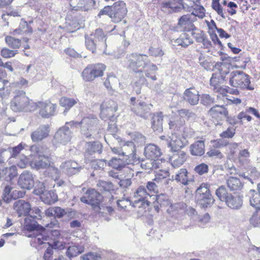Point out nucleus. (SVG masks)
<instances>
[{"label": "nucleus", "mask_w": 260, "mask_h": 260, "mask_svg": "<svg viewBox=\"0 0 260 260\" xmlns=\"http://www.w3.org/2000/svg\"><path fill=\"white\" fill-rule=\"evenodd\" d=\"M103 197L94 189H88L85 194L80 198V201L85 204L90 205L93 208H99L102 202Z\"/></svg>", "instance_id": "9"}, {"label": "nucleus", "mask_w": 260, "mask_h": 260, "mask_svg": "<svg viewBox=\"0 0 260 260\" xmlns=\"http://www.w3.org/2000/svg\"><path fill=\"white\" fill-rule=\"evenodd\" d=\"M106 69V65L102 63L89 64L83 69L81 77L85 82H92L103 77Z\"/></svg>", "instance_id": "5"}, {"label": "nucleus", "mask_w": 260, "mask_h": 260, "mask_svg": "<svg viewBox=\"0 0 260 260\" xmlns=\"http://www.w3.org/2000/svg\"><path fill=\"white\" fill-rule=\"evenodd\" d=\"M102 149V146L101 144L95 142H89L87 143V147L84 152V156L88 157L95 153H101Z\"/></svg>", "instance_id": "32"}, {"label": "nucleus", "mask_w": 260, "mask_h": 260, "mask_svg": "<svg viewBox=\"0 0 260 260\" xmlns=\"http://www.w3.org/2000/svg\"><path fill=\"white\" fill-rule=\"evenodd\" d=\"M14 208L18 214L19 217L27 216L31 210V205L24 200H18L15 202Z\"/></svg>", "instance_id": "21"}, {"label": "nucleus", "mask_w": 260, "mask_h": 260, "mask_svg": "<svg viewBox=\"0 0 260 260\" xmlns=\"http://www.w3.org/2000/svg\"><path fill=\"white\" fill-rule=\"evenodd\" d=\"M209 187V184L203 183L197 190V203L202 208H207L214 202V199L211 193Z\"/></svg>", "instance_id": "7"}, {"label": "nucleus", "mask_w": 260, "mask_h": 260, "mask_svg": "<svg viewBox=\"0 0 260 260\" xmlns=\"http://www.w3.org/2000/svg\"><path fill=\"white\" fill-rule=\"evenodd\" d=\"M3 173L5 179L10 181L18 175L17 168L15 166L6 168L3 170Z\"/></svg>", "instance_id": "41"}, {"label": "nucleus", "mask_w": 260, "mask_h": 260, "mask_svg": "<svg viewBox=\"0 0 260 260\" xmlns=\"http://www.w3.org/2000/svg\"><path fill=\"white\" fill-rule=\"evenodd\" d=\"M25 195V192L14 189L9 185H7L4 188L3 192V199L7 202L12 200H17L23 198Z\"/></svg>", "instance_id": "17"}, {"label": "nucleus", "mask_w": 260, "mask_h": 260, "mask_svg": "<svg viewBox=\"0 0 260 260\" xmlns=\"http://www.w3.org/2000/svg\"><path fill=\"white\" fill-rule=\"evenodd\" d=\"M185 139L183 138V140H182L176 136H173L169 143V146L171 148L172 150L174 152L179 151L180 149L185 145L184 142Z\"/></svg>", "instance_id": "37"}, {"label": "nucleus", "mask_w": 260, "mask_h": 260, "mask_svg": "<svg viewBox=\"0 0 260 260\" xmlns=\"http://www.w3.org/2000/svg\"><path fill=\"white\" fill-rule=\"evenodd\" d=\"M147 58L148 56L146 54L133 53L127 58V68L134 74L145 73L147 78L153 81L156 80L155 72L158 68L154 63L148 65L147 62Z\"/></svg>", "instance_id": "2"}, {"label": "nucleus", "mask_w": 260, "mask_h": 260, "mask_svg": "<svg viewBox=\"0 0 260 260\" xmlns=\"http://www.w3.org/2000/svg\"><path fill=\"white\" fill-rule=\"evenodd\" d=\"M178 114L172 117L169 122V128L176 134L181 133L182 138L186 139L190 136V130L185 126V116L189 117L188 110L181 109L178 111Z\"/></svg>", "instance_id": "4"}, {"label": "nucleus", "mask_w": 260, "mask_h": 260, "mask_svg": "<svg viewBox=\"0 0 260 260\" xmlns=\"http://www.w3.org/2000/svg\"><path fill=\"white\" fill-rule=\"evenodd\" d=\"M194 172L199 175H202L208 172L209 167L205 163L197 165L194 169Z\"/></svg>", "instance_id": "57"}, {"label": "nucleus", "mask_w": 260, "mask_h": 260, "mask_svg": "<svg viewBox=\"0 0 260 260\" xmlns=\"http://www.w3.org/2000/svg\"><path fill=\"white\" fill-rule=\"evenodd\" d=\"M188 172L185 168L180 170L178 173L176 174L175 179L178 182H180L184 185H187L188 182Z\"/></svg>", "instance_id": "43"}, {"label": "nucleus", "mask_w": 260, "mask_h": 260, "mask_svg": "<svg viewBox=\"0 0 260 260\" xmlns=\"http://www.w3.org/2000/svg\"><path fill=\"white\" fill-rule=\"evenodd\" d=\"M215 194L218 199L221 201L225 202V200L231 195V193H228L226 188L224 186H219L215 191Z\"/></svg>", "instance_id": "47"}, {"label": "nucleus", "mask_w": 260, "mask_h": 260, "mask_svg": "<svg viewBox=\"0 0 260 260\" xmlns=\"http://www.w3.org/2000/svg\"><path fill=\"white\" fill-rule=\"evenodd\" d=\"M25 146L26 145L21 142L17 146L13 147L11 151V157L16 158L20 153L21 151L24 149Z\"/></svg>", "instance_id": "56"}, {"label": "nucleus", "mask_w": 260, "mask_h": 260, "mask_svg": "<svg viewBox=\"0 0 260 260\" xmlns=\"http://www.w3.org/2000/svg\"><path fill=\"white\" fill-rule=\"evenodd\" d=\"M188 155L184 151H176L170 157V160L174 168H179L187 160Z\"/></svg>", "instance_id": "20"}, {"label": "nucleus", "mask_w": 260, "mask_h": 260, "mask_svg": "<svg viewBox=\"0 0 260 260\" xmlns=\"http://www.w3.org/2000/svg\"><path fill=\"white\" fill-rule=\"evenodd\" d=\"M28 104V99L25 95H17L11 101V107L13 111H19L25 108Z\"/></svg>", "instance_id": "23"}, {"label": "nucleus", "mask_w": 260, "mask_h": 260, "mask_svg": "<svg viewBox=\"0 0 260 260\" xmlns=\"http://www.w3.org/2000/svg\"><path fill=\"white\" fill-rule=\"evenodd\" d=\"M178 25L182 32L189 33L196 27L190 14L182 16L178 20Z\"/></svg>", "instance_id": "15"}, {"label": "nucleus", "mask_w": 260, "mask_h": 260, "mask_svg": "<svg viewBox=\"0 0 260 260\" xmlns=\"http://www.w3.org/2000/svg\"><path fill=\"white\" fill-rule=\"evenodd\" d=\"M116 110V103L112 100L105 101L101 105V113L106 116H113Z\"/></svg>", "instance_id": "27"}, {"label": "nucleus", "mask_w": 260, "mask_h": 260, "mask_svg": "<svg viewBox=\"0 0 260 260\" xmlns=\"http://www.w3.org/2000/svg\"><path fill=\"white\" fill-rule=\"evenodd\" d=\"M83 248L77 245H72L68 247L67 255L70 258L75 257L83 252Z\"/></svg>", "instance_id": "44"}, {"label": "nucleus", "mask_w": 260, "mask_h": 260, "mask_svg": "<svg viewBox=\"0 0 260 260\" xmlns=\"http://www.w3.org/2000/svg\"><path fill=\"white\" fill-rule=\"evenodd\" d=\"M229 188L233 191L241 190L243 187V184L240 179L236 177H231L227 181Z\"/></svg>", "instance_id": "39"}, {"label": "nucleus", "mask_w": 260, "mask_h": 260, "mask_svg": "<svg viewBox=\"0 0 260 260\" xmlns=\"http://www.w3.org/2000/svg\"><path fill=\"white\" fill-rule=\"evenodd\" d=\"M211 6L212 9L222 18H225V12L219 3V0H212Z\"/></svg>", "instance_id": "49"}, {"label": "nucleus", "mask_w": 260, "mask_h": 260, "mask_svg": "<svg viewBox=\"0 0 260 260\" xmlns=\"http://www.w3.org/2000/svg\"><path fill=\"white\" fill-rule=\"evenodd\" d=\"M54 217L62 218L67 214L66 210L60 207H54Z\"/></svg>", "instance_id": "63"}, {"label": "nucleus", "mask_w": 260, "mask_h": 260, "mask_svg": "<svg viewBox=\"0 0 260 260\" xmlns=\"http://www.w3.org/2000/svg\"><path fill=\"white\" fill-rule=\"evenodd\" d=\"M175 43L178 46L186 48L192 44L193 42L192 38L189 32H183V33L175 40Z\"/></svg>", "instance_id": "31"}, {"label": "nucleus", "mask_w": 260, "mask_h": 260, "mask_svg": "<svg viewBox=\"0 0 260 260\" xmlns=\"http://www.w3.org/2000/svg\"><path fill=\"white\" fill-rule=\"evenodd\" d=\"M222 62H219L215 63L214 67L217 69L222 79H224L226 76L230 73L231 64L229 57H226L222 59Z\"/></svg>", "instance_id": "26"}, {"label": "nucleus", "mask_w": 260, "mask_h": 260, "mask_svg": "<svg viewBox=\"0 0 260 260\" xmlns=\"http://www.w3.org/2000/svg\"><path fill=\"white\" fill-rule=\"evenodd\" d=\"M249 113L252 114L257 118L260 119V114L258 111L253 107H248L245 111H241L237 115V119L239 120L240 124H243L244 120L248 122L252 120V117L249 114Z\"/></svg>", "instance_id": "22"}, {"label": "nucleus", "mask_w": 260, "mask_h": 260, "mask_svg": "<svg viewBox=\"0 0 260 260\" xmlns=\"http://www.w3.org/2000/svg\"><path fill=\"white\" fill-rule=\"evenodd\" d=\"M183 0H172L170 1L171 12H178L184 8L183 4Z\"/></svg>", "instance_id": "50"}, {"label": "nucleus", "mask_w": 260, "mask_h": 260, "mask_svg": "<svg viewBox=\"0 0 260 260\" xmlns=\"http://www.w3.org/2000/svg\"><path fill=\"white\" fill-rule=\"evenodd\" d=\"M109 165L114 169L121 170L124 167L122 159L120 158H113L109 162Z\"/></svg>", "instance_id": "55"}, {"label": "nucleus", "mask_w": 260, "mask_h": 260, "mask_svg": "<svg viewBox=\"0 0 260 260\" xmlns=\"http://www.w3.org/2000/svg\"><path fill=\"white\" fill-rule=\"evenodd\" d=\"M200 96L199 92L194 87L186 89L183 94L184 100L191 105H197Z\"/></svg>", "instance_id": "18"}, {"label": "nucleus", "mask_w": 260, "mask_h": 260, "mask_svg": "<svg viewBox=\"0 0 260 260\" xmlns=\"http://www.w3.org/2000/svg\"><path fill=\"white\" fill-rule=\"evenodd\" d=\"M249 157L250 152L247 149H245L240 151L237 159L238 162L241 166L249 167L250 166L249 165L250 162Z\"/></svg>", "instance_id": "33"}, {"label": "nucleus", "mask_w": 260, "mask_h": 260, "mask_svg": "<svg viewBox=\"0 0 260 260\" xmlns=\"http://www.w3.org/2000/svg\"><path fill=\"white\" fill-rule=\"evenodd\" d=\"M169 176L170 173L168 170H158L155 172V178L153 180L158 183L160 181L167 178Z\"/></svg>", "instance_id": "48"}, {"label": "nucleus", "mask_w": 260, "mask_h": 260, "mask_svg": "<svg viewBox=\"0 0 260 260\" xmlns=\"http://www.w3.org/2000/svg\"><path fill=\"white\" fill-rule=\"evenodd\" d=\"M236 134V128L229 127L226 130L223 131L219 135L222 139H231L234 137Z\"/></svg>", "instance_id": "52"}, {"label": "nucleus", "mask_w": 260, "mask_h": 260, "mask_svg": "<svg viewBox=\"0 0 260 260\" xmlns=\"http://www.w3.org/2000/svg\"><path fill=\"white\" fill-rule=\"evenodd\" d=\"M190 152L192 155H203L205 153V143L204 141L199 140L194 142L189 147Z\"/></svg>", "instance_id": "29"}, {"label": "nucleus", "mask_w": 260, "mask_h": 260, "mask_svg": "<svg viewBox=\"0 0 260 260\" xmlns=\"http://www.w3.org/2000/svg\"><path fill=\"white\" fill-rule=\"evenodd\" d=\"M17 53V50H11L8 48L5 47L2 49L1 55L3 58H10L14 57Z\"/></svg>", "instance_id": "54"}, {"label": "nucleus", "mask_w": 260, "mask_h": 260, "mask_svg": "<svg viewBox=\"0 0 260 260\" xmlns=\"http://www.w3.org/2000/svg\"><path fill=\"white\" fill-rule=\"evenodd\" d=\"M50 132V127L49 124L41 125L31 133L30 137L34 142H39L48 138Z\"/></svg>", "instance_id": "14"}, {"label": "nucleus", "mask_w": 260, "mask_h": 260, "mask_svg": "<svg viewBox=\"0 0 260 260\" xmlns=\"http://www.w3.org/2000/svg\"><path fill=\"white\" fill-rule=\"evenodd\" d=\"M208 114L211 120L216 125H221L222 121L228 115L229 112L223 106L215 105L209 111Z\"/></svg>", "instance_id": "8"}, {"label": "nucleus", "mask_w": 260, "mask_h": 260, "mask_svg": "<svg viewBox=\"0 0 260 260\" xmlns=\"http://www.w3.org/2000/svg\"><path fill=\"white\" fill-rule=\"evenodd\" d=\"M41 232L42 233L37 235V243L40 245L44 243L45 241H50L53 239H58L60 236V231L57 230L51 231L47 235H45L46 232L44 228H42Z\"/></svg>", "instance_id": "19"}, {"label": "nucleus", "mask_w": 260, "mask_h": 260, "mask_svg": "<svg viewBox=\"0 0 260 260\" xmlns=\"http://www.w3.org/2000/svg\"><path fill=\"white\" fill-rule=\"evenodd\" d=\"M230 84L236 88L250 90L254 89V87L250 86L249 76L242 71L232 72L230 74Z\"/></svg>", "instance_id": "6"}, {"label": "nucleus", "mask_w": 260, "mask_h": 260, "mask_svg": "<svg viewBox=\"0 0 260 260\" xmlns=\"http://www.w3.org/2000/svg\"><path fill=\"white\" fill-rule=\"evenodd\" d=\"M162 113L157 112L154 113L152 117V128L154 131L158 130L162 127L163 121Z\"/></svg>", "instance_id": "38"}, {"label": "nucleus", "mask_w": 260, "mask_h": 260, "mask_svg": "<svg viewBox=\"0 0 260 260\" xmlns=\"http://www.w3.org/2000/svg\"><path fill=\"white\" fill-rule=\"evenodd\" d=\"M150 110L149 106L144 102H140L138 104L134 105L132 108V111L135 113L142 117H147Z\"/></svg>", "instance_id": "30"}, {"label": "nucleus", "mask_w": 260, "mask_h": 260, "mask_svg": "<svg viewBox=\"0 0 260 260\" xmlns=\"http://www.w3.org/2000/svg\"><path fill=\"white\" fill-rule=\"evenodd\" d=\"M32 23V21H29L27 22L22 19L20 23L19 28L15 29L14 30V32L21 34L22 32L25 34L31 33L32 32V28L30 26V24Z\"/></svg>", "instance_id": "36"}, {"label": "nucleus", "mask_w": 260, "mask_h": 260, "mask_svg": "<svg viewBox=\"0 0 260 260\" xmlns=\"http://www.w3.org/2000/svg\"><path fill=\"white\" fill-rule=\"evenodd\" d=\"M134 201L132 203V206L134 208H146L154 204V206L157 212H159V208L156 204L159 203L160 206L167 209V211L171 213L175 210L174 205L168 200V196L161 194L158 196L150 195L147 191L145 187L140 186L134 193Z\"/></svg>", "instance_id": "1"}, {"label": "nucleus", "mask_w": 260, "mask_h": 260, "mask_svg": "<svg viewBox=\"0 0 260 260\" xmlns=\"http://www.w3.org/2000/svg\"><path fill=\"white\" fill-rule=\"evenodd\" d=\"M150 56L153 57H161L164 55V51L159 47L151 46L148 49Z\"/></svg>", "instance_id": "53"}, {"label": "nucleus", "mask_w": 260, "mask_h": 260, "mask_svg": "<svg viewBox=\"0 0 260 260\" xmlns=\"http://www.w3.org/2000/svg\"><path fill=\"white\" fill-rule=\"evenodd\" d=\"M94 0H71L70 6L75 11H87L94 5Z\"/></svg>", "instance_id": "16"}, {"label": "nucleus", "mask_w": 260, "mask_h": 260, "mask_svg": "<svg viewBox=\"0 0 260 260\" xmlns=\"http://www.w3.org/2000/svg\"><path fill=\"white\" fill-rule=\"evenodd\" d=\"M48 244L53 249H63L65 248V243L59 242L58 239H53V240L48 242Z\"/></svg>", "instance_id": "59"}, {"label": "nucleus", "mask_w": 260, "mask_h": 260, "mask_svg": "<svg viewBox=\"0 0 260 260\" xmlns=\"http://www.w3.org/2000/svg\"><path fill=\"white\" fill-rule=\"evenodd\" d=\"M225 202L229 208L233 209H238L242 205V196L234 193V194L229 196Z\"/></svg>", "instance_id": "25"}, {"label": "nucleus", "mask_w": 260, "mask_h": 260, "mask_svg": "<svg viewBox=\"0 0 260 260\" xmlns=\"http://www.w3.org/2000/svg\"><path fill=\"white\" fill-rule=\"evenodd\" d=\"M35 167L38 169H46L51 166V158L45 155H40L39 160L35 162Z\"/></svg>", "instance_id": "35"}, {"label": "nucleus", "mask_w": 260, "mask_h": 260, "mask_svg": "<svg viewBox=\"0 0 260 260\" xmlns=\"http://www.w3.org/2000/svg\"><path fill=\"white\" fill-rule=\"evenodd\" d=\"M190 35L191 37H193L195 39L196 41L198 43L200 42L202 38H204L205 36V34L197 28V27L193 29V30H192L190 32Z\"/></svg>", "instance_id": "58"}, {"label": "nucleus", "mask_w": 260, "mask_h": 260, "mask_svg": "<svg viewBox=\"0 0 260 260\" xmlns=\"http://www.w3.org/2000/svg\"><path fill=\"white\" fill-rule=\"evenodd\" d=\"M5 42L7 45L14 50L22 47L24 50L29 48L28 44L29 39L27 38H23L22 40L15 38L11 36H7L5 37Z\"/></svg>", "instance_id": "13"}, {"label": "nucleus", "mask_w": 260, "mask_h": 260, "mask_svg": "<svg viewBox=\"0 0 260 260\" xmlns=\"http://www.w3.org/2000/svg\"><path fill=\"white\" fill-rule=\"evenodd\" d=\"M100 40L105 43L106 42L105 36L102 30H96L94 34L91 35L89 37L86 38L85 45L87 49L91 51L92 53L96 52V43Z\"/></svg>", "instance_id": "11"}, {"label": "nucleus", "mask_w": 260, "mask_h": 260, "mask_svg": "<svg viewBox=\"0 0 260 260\" xmlns=\"http://www.w3.org/2000/svg\"><path fill=\"white\" fill-rule=\"evenodd\" d=\"M18 184L22 188L30 189L34 186V180L29 174L23 173L20 175Z\"/></svg>", "instance_id": "28"}, {"label": "nucleus", "mask_w": 260, "mask_h": 260, "mask_svg": "<svg viewBox=\"0 0 260 260\" xmlns=\"http://www.w3.org/2000/svg\"><path fill=\"white\" fill-rule=\"evenodd\" d=\"M100 256L96 253L89 252L83 255L82 260H99Z\"/></svg>", "instance_id": "64"}, {"label": "nucleus", "mask_w": 260, "mask_h": 260, "mask_svg": "<svg viewBox=\"0 0 260 260\" xmlns=\"http://www.w3.org/2000/svg\"><path fill=\"white\" fill-rule=\"evenodd\" d=\"M252 193L250 199V205L254 208L255 210H260V192H257L254 190H251Z\"/></svg>", "instance_id": "42"}, {"label": "nucleus", "mask_w": 260, "mask_h": 260, "mask_svg": "<svg viewBox=\"0 0 260 260\" xmlns=\"http://www.w3.org/2000/svg\"><path fill=\"white\" fill-rule=\"evenodd\" d=\"M191 16L194 15L199 18L202 19L205 17L206 10L204 7L201 5H196L191 13Z\"/></svg>", "instance_id": "46"}, {"label": "nucleus", "mask_w": 260, "mask_h": 260, "mask_svg": "<svg viewBox=\"0 0 260 260\" xmlns=\"http://www.w3.org/2000/svg\"><path fill=\"white\" fill-rule=\"evenodd\" d=\"M26 216L24 223V228L29 232L38 231L39 225L36 221V219L33 218V217L28 215Z\"/></svg>", "instance_id": "34"}, {"label": "nucleus", "mask_w": 260, "mask_h": 260, "mask_svg": "<svg viewBox=\"0 0 260 260\" xmlns=\"http://www.w3.org/2000/svg\"><path fill=\"white\" fill-rule=\"evenodd\" d=\"M45 186H43L40 189L36 188L35 193L37 195H40L42 201L46 204L51 205L58 201V196L55 191L44 190Z\"/></svg>", "instance_id": "12"}, {"label": "nucleus", "mask_w": 260, "mask_h": 260, "mask_svg": "<svg viewBox=\"0 0 260 260\" xmlns=\"http://www.w3.org/2000/svg\"><path fill=\"white\" fill-rule=\"evenodd\" d=\"M37 107L39 109V116L43 118H48L54 115L57 105L52 103L50 101H41L37 103Z\"/></svg>", "instance_id": "10"}, {"label": "nucleus", "mask_w": 260, "mask_h": 260, "mask_svg": "<svg viewBox=\"0 0 260 260\" xmlns=\"http://www.w3.org/2000/svg\"><path fill=\"white\" fill-rule=\"evenodd\" d=\"M78 100L77 99H72L66 96L61 97L59 100V105L65 108L66 110H69L75 105Z\"/></svg>", "instance_id": "40"}, {"label": "nucleus", "mask_w": 260, "mask_h": 260, "mask_svg": "<svg viewBox=\"0 0 260 260\" xmlns=\"http://www.w3.org/2000/svg\"><path fill=\"white\" fill-rule=\"evenodd\" d=\"M127 9L125 3L122 1L115 2L112 6L105 7L99 13V15H106L111 21L117 23L123 21L124 23L126 21L124 20L127 14Z\"/></svg>", "instance_id": "3"}, {"label": "nucleus", "mask_w": 260, "mask_h": 260, "mask_svg": "<svg viewBox=\"0 0 260 260\" xmlns=\"http://www.w3.org/2000/svg\"><path fill=\"white\" fill-rule=\"evenodd\" d=\"M238 149V145L236 143H233L228 147V157L231 160L235 161L236 160V154Z\"/></svg>", "instance_id": "45"}, {"label": "nucleus", "mask_w": 260, "mask_h": 260, "mask_svg": "<svg viewBox=\"0 0 260 260\" xmlns=\"http://www.w3.org/2000/svg\"><path fill=\"white\" fill-rule=\"evenodd\" d=\"M153 181H148L146 184V187L150 193H158V187L155 183Z\"/></svg>", "instance_id": "60"}, {"label": "nucleus", "mask_w": 260, "mask_h": 260, "mask_svg": "<svg viewBox=\"0 0 260 260\" xmlns=\"http://www.w3.org/2000/svg\"><path fill=\"white\" fill-rule=\"evenodd\" d=\"M30 213L31 214H29L28 215L31 216L33 218H35L38 220L42 219V212L39 208L34 207L32 209H31Z\"/></svg>", "instance_id": "61"}, {"label": "nucleus", "mask_w": 260, "mask_h": 260, "mask_svg": "<svg viewBox=\"0 0 260 260\" xmlns=\"http://www.w3.org/2000/svg\"><path fill=\"white\" fill-rule=\"evenodd\" d=\"M145 156L149 159L157 161L161 155L160 149L154 144L147 146L144 150Z\"/></svg>", "instance_id": "24"}, {"label": "nucleus", "mask_w": 260, "mask_h": 260, "mask_svg": "<svg viewBox=\"0 0 260 260\" xmlns=\"http://www.w3.org/2000/svg\"><path fill=\"white\" fill-rule=\"evenodd\" d=\"M132 205V203L128 200L122 199L117 201V206L121 209L126 210L127 207Z\"/></svg>", "instance_id": "62"}, {"label": "nucleus", "mask_w": 260, "mask_h": 260, "mask_svg": "<svg viewBox=\"0 0 260 260\" xmlns=\"http://www.w3.org/2000/svg\"><path fill=\"white\" fill-rule=\"evenodd\" d=\"M249 222L254 227L260 226V210H255L249 219Z\"/></svg>", "instance_id": "51"}]
</instances>
